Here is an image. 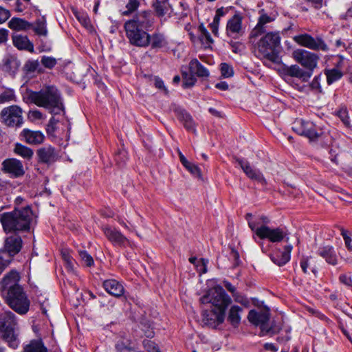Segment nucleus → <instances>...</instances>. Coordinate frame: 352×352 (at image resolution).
Returning <instances> with one entry per match:
<instances>
[{
    "mask_svg": "<svg viewBox=\"0 0 352 352\" xmlns=\"http://www.w3.org/2000/svg\"><path fill=\"white\" fill-rule=\"evenodd\" d=\"M33 213L29 206L0 214V223L5 232L30 230Z\"/></svg>",
    "mask_w": 352,
    "mask_h": 352,
    "instance_id": "1",
    "label": "nucleus"
},
{
    "mask_svg": "<svg viewBox=\"0 0 352 352\" xmlns=\"http://www.w3.org/2000/svg\"><path fill=\"white\" fill-rule=\"evenodd\" d=\"M28 100L36 105L50 110L54 115L64 112V107L58 89L53 86L47 87L39 91H30Z\"/></svg>",
    "mask_w": 352,
    "mask_h": 352,
    "instance_id": "2",
    "label": "nucleus"
},
{
    "mask_svg": "<svg viewBox=\"0 0 352 352\" xmlns=\"http://www.w3.org/2000/svg\"><path fill=\"white\" fill-rule=\"evenodd\" d=\"M0 335L13 349L19 344V327L16 316L11 311H6L0 316Z\"/></svg>",
    "mask_w": 352,
    "mask_h": 352,
    "instance_id": "3",
    "label": "nucleus"
},
{
    "mask_svg": "<svg viewBox=\"0 0 352 352\" xmlns=\"http://www.w3.org/2000/svg\"><path fill=\"white\" fill-rule=\"evenodd\" d=\"M6 302L17 314L24 315L30 309V301L22 287H16L3 294Z\"/></svg>",
    "mask_w": 352,
    "mask_h": 352,
    "instance_id": "4",
    "label": "nucleus"
},
{
    "mask_svg": "<svg viewBox=\"0 0 352 352\" xmlns=\"http://www.w3.org/2000/svg\"><path fill=\"white\" fill-rule=\"evenodd\" d=\"M260 222L253 221H248V226L251 230L260 239H267L272 243L282 241L287 236V232L280 227L270 228L267 225H261Z\"/></svg>",
    "mask_w": 352,
    "mask_h": 352,
    "instance_id": "5",
    "label": "nucleus"
},
{
    "mask_svg": "<svg viewBox=\"0 0 352 352\" xmlns=\"http://www.w3.org/2000/svg\"><path fill=\"white\" fill-rule=\"evenodd\" d=\"M200 300L203 304L211 303L217 310L225 311L232 302L231 298L226 294L223 287L219 285L210 289L207 293L200 298Z\"/></svg>",
    "mask_w": 352,
    "mask_h": 352,
    "instance_id": "6",
    "label": "nucleus"
},
{
    "mask_svg": "<svg viewBox=\"0 0 352 352\" xmlns=\"http://www.w3.org/2000/svg\"><path fill=\"white\" fill-rule=\"evenodd\" d=\"M280 43V36L278 32L267 33L257 43L258 56L272 60Z\"/></svg>",
    "mask_w": 352,
    "mask_h": 352,
    "instance_id": "7",
    "label": "nucleus"
},
{
    "mask_svg": "<svg viewBox=\"0 0 352 352\" xmlns=\"http://www.w3.org/2000/svg\"><path fill=\"white\" fill-rule=\"evenodd\" d=\"M126 35L131 45L145 47L149 45L147 31L132 23H124Z\"/></svg>",
    "mask_w": 352,
    "mask_h": 352,
    "instance_id": "8",
    "label": "nucleus"
},
{
    "mask_svg": "<svg viewBox=\"0 0 352 352\" xmlns=\"http://www.w3.org/2000/svg\"><path fill=\"white\" fill-rule=\"evenodd\" d=\"M294 59L306 68L307 72H311L317 67L319 56L313 52L303 50L297 49L292 52Z\"/></svg>",
    "mask_w": 352,
    "mask_h": 352,
    "instance_id": "9",
    "label": "nucleus"
},
{
    "mask_svg": "<svg viewBox=\"0 0 352 352\" xmlns=\"http://www.w3.org/2000/svg\"><path fill=\"white\" fill-rule=\"evenodd\" d=\"M293 40L299 45L312 50H321L322 52L329 50L328 45L322 38H314L309 34L305 33L294 36Z\"/></svg>",
    "mask_w": 352,
    "mask_h": 352,
    "instance_id": "10",
    "label": "nucleus"
},
{
    "mask_svg": "<svg viewBox=\"0 0 352 352\" xmlns=\"http://www.w3.org/2000/svg\"><path fill=\"white\" fill-rule=\"evenodd\" d=\"M22 109L16 105L3 108L1 111V117L3 122L8 126H21L23 122Z\"/></svg>",
    "mask_w": 352,
    "mask_h": 352,
    "instance_id": "11",
    "label": "nucleus"
},
{
    "mask_svg": "<svg viewBox=\"0 0 352 352\" xmlns=\"http://www.w3.org/2000/svg\"><path fill=\"white\" fill-rule=\"evenodd\" d=\"M292 129L297 134L305 136L311 141L317 140L322 134L321 130H318L312 122H305L302 120L296 121Z\"/></svg>",
    "mask_w": 352,
    "mask_h": 352,
    "instance_id": "12",
    "label": "nucleus"
},
{
    "mask_svg": "<svg viewBox=\"0 0 352 352\" xmlns=\"http://www.w3.org/2000/svg\"><path fill=\"white\" fill-rule=\"evenodd\" d=\"M243 18L239 14H234L230 18L226 25V34L233 39H238L245 33L242 24Z\"/></svg>",
    "mask_w": 352,
    "mask_h": 352,
    "instance_id": "13",
    "label": "nucleus"
},
{
    "mask_svg": "<svg viewBox=\"0 0 352 352\" xmlns=\"http://www.w3.org/2000/svg\"><path fill=\"white\" fill-rule=\"evenodd\" d=\"M236 162L249 179L261 184L262 186L267 185V181L263 173L259 170L251 166L247 160L241 158H236Z\"/></svg>",
    "mask_w": 352,
    "mask_h": 352,
    "instance_id": "14",
    "label": "nucleus"
},
{
    "mask_svg": "<svg viewBox=\"0 0 352 352\" xmlns=\"http://www.w3.org/2000/svg\"><path fill=\"white\" fill-rule=\"evenodd\" d=\"M22 239L18 235H12L7 237L4 242V250H0L6 258H10L12 261V257L17 254L22 248Z\"/></svg>",
    "mask_w": 352,
    "mask_h": 352,
    "instance_id": "15",
    "label": "nucleus"
},
{
    "mask_svg": "<svg viewBox=\"0 0 352 352\" xmlns=\"http://www.w3.org/2000/svg\"><path fill=\"white\" fill-rule=\"evenodd\" d=\"M2 170L15 178L21 177L25 174L21 162L14 158L5 160L2 162Z\"/></svg>",
    "mask_w": 352,
    "mask_h": 352,
    "instance_id": "16",
    "label": "nucleus"
},
{
    "mask_svg": "<svg viewBox=\"0 0 352 352\" xmlns=\"http://www.w3.org/2000/svg\"><path fill=\"white\" fill-rule=\"evenodd\" d=\"M126 23L135 24L136 26L147 31L153 23V17L151 12L142 11Z\"/></svg>",
    "mask_w": 352,
    "mask_h": 352,
    "instance_id": "17",
    "label": "nucleus"
},
{
    "mask_svg": "<svg viewBox=\"0 0 352 352\" xmlns=\"http://www.w3.org/2000/svg\"><path fill=\"white\" fill-rule=\"evenodd\" d=\"M102 230L106 237L114 245L122 247L125 246L127 244H129V241L128 240V239L116 228L105 226L103 228Z\"/></svg>",
    "mask_w": 352,
    "mask_h": 352,
    "instance_id": "18",
    "label": "nucleus"
},
{
    "mask_svg": "<svg viewBox=\"0 0 352 352\" xmlns=\"http://www.w3.org/2000/svg\"><path fill=\"white\" fill-rule=\"evenodd\" d=\"M20 280L19 274L15 270H11L6 274L1 282L2 294L9 292L16 287H21L19 284Z\"/></svg>",
    "mask_w": 352,
    "mask_h": 352,
    "instance_id": "19",
    "label": "nucleus"
},
{
    "mask_svg": "<svg viewBox=\"0 0 352 352\" xmlns=\"http://www.w3.org/2000/svg\"><path fill=\"white\" fill-rule=\"evenodd\" d=\"M225 311L222 310H210L205 311L203 316L204 323L211 327H216L219 324L223 323L225 318Z\"/></svg>",
    "mask_w": 352,
    "mask_h": 352,
    "instance_id": "20",
    "label": "nucleus"
},
{
    "mask_svg": "<svg viewBox=\"0 0 352 352\" xmlns=\"http://www.w3.org/2000/svg\"><path fill=\"white\" fill-rule=\"evenodd\" d=\"M292 249L293 246L291 244L286 245L283 250H278L272 254L270 258L276 265L283 266L290 260Z\"/></svg>",
    "mask_w": 352,
    "mask_h": 352,
    "instance_id": "21",
    "label": "nucleus"
},
{
    "mask_svg": "<svg viewBox=\"0 0 352 352\" xmlns=\"http://www.w3.org/2000/svg\"><path fill=\"white\" fill-rule=\"evenodd\" d=\"M13 45L19 50L34 52V44L29 39L28 36L21 34H13L12 35Z\"/></svg>",
    "mask_w": 352,
    "mask_h": 352,
    "instance_id": "22",
    "label": "nucleus"
},
{
    "mask_svg": "<svg viewBox=\"0 0 352 352\" xmlns=\"http://www.w3.org/2000/svg\"><path fill=\"white\" fill-rule=\"evenodd\" d=\"M283 73L285 77H294L307 82L312 76L311 72H307L297 65H293L284 69Z\"/></svg>",
    "mask_w": 352,
    "mask_h": 352,
    "instance_id": "23",
    "label": "nucleus"
},
{
    "mask_svg": "<svg viewBox=\"0 0 352 352\" xmlns=\"http://www.w3.org/2000/svg\"><path fill=\"white\" fill-rule=\"evenodd\" d=\"M248 319L252 324L263 327L270 319V310L269 309H262L260 311L251 310L248 314Z\"/></svg>",
    "mask_w": 352,
    "mask_h": 352,
    "instance_id": "24",
    "label": "nucleus"
},
{
    "mask_svg": "<svg viewBox=\"0 0 352 352\" xmlns=\"http://www.w3.org/2000/svg\"><path fill=\"white\" fill-rule=\"evenodd\" d=\"M102 287L108 294L115 297H120L124 292L123 285L116 279L104 280Z\"/></svg>",
    "mask_w": 352,
    "mask_h": 352,
    "instance_id": "25",
    "label": "nucleus"
},
{
    "mask_svg": "<svg viewBox=\"0 0 352 352\" xmlns=\"http://www.w3.org/2000/svg\"><path fill=\"white\" fill-rule=\"evenodd\" d=\"M21 135L29 144H41L45 138L43 133L40 131H32L28 129H24Z\"/></svg>",
    "mask_w": 352,
    "mask_h": 352,
    "instance_id": "26",
    "label": "nucleus"
},
{
    "mask_svg": "<svg viewBox=\"0 0 352 352\" xmlns=\"http://www.w3.org/2000/svg\"><path fill=\"white\" fill-rule=\"evenodd\" d=\"M273 21H274V18L273 16L267 15L266 13H264L262 10L258 18L257 24L251 32V36L257 37L259 35H261L265 31V25L268 23L272 22Z\"/></svg>",
    "mask_w": 352,
    "mask_h": 352,
    "instance_id": "27",
    "label": "nucleus"
},
{
    "mask_svg": "<svg viewBox=\"0 0 352 352\" xmlns=\"http://www.w3.org/2000/svg\"><path fill=\"white\" fill-rule=\"evenodd\" d=\"M318 254L330 265H336L338 263L336 253L332 246L327 245L320 248Z\"/></svg>",
    "mask_w": 352,
    "mask_h": 352,
    "instance_id": "28",
    "label": "nucleus"
},
{
    "mask_svg": "<svg viewBox=\"0 0 352 352\" xmlns=\"http://www.w3.org/2000/svg\"><path fill=\"white\" fill-rule=\"evenodd\" d=\"M8 27L14 31H28L32 28V23L18 17H13L8 22Z\"/></svg>",
    "mask_w": 352,
    "mask_h": 352,
    "instance_id": "29",
    "label": "nucleus"
},
{
    "mask_svg": "<svg viewBox=\"0 0 352 352\" xmlns=\"http://www.w3.org/2000/svg\"><path fill=\"white\" fill-rule=\"evenodd\" d=\"M39 160L44 163H51L55 161L56 154L54 148L50 146L41 148L38 150Z\"/></svg>",
    "mask_w": 352,
    "mask_h": 352,
    "instance_id": "30",
    "label": "nucleus"
},
{
    "mask_svg": "<svg viewBox=\"0 0 352 352\" xmlns=\"http://www.w3.org/2000/svg\"><path fill=\"white\" fill-rule=\"evenodd\" d=\"M190 72L198 77H208V70L204 67L197 59H192L189 63Z\"/></svg>",
    "mask_w": 352,
    "mask_h": 352,
    "instance_id": "31",
    "label": "nucleus"
},
{
    "mask_svg": "<svg viewBox=\"0 0 352 352\" xmlns=\"http://www.w3.org/2000/svg\"><path fill=\"white\" fill-rule=\"evenodd\" d=\"M177 117L180 120L185 128L190 131L195 132V124L192 117L184 110H177Z\"/></svg>",
    "mask_w": 352,
    "mask_h": 352,
    "instance_id": "32",
    "label": "nucleus"
},
{
    "mask_svg": "<svg viewBox=\"0 0 352 352\" xmlns=\"http://www.w3.org/2000/svg\"><path fill=\"white\" fill-rule=\"evenodd\" d=\"M149 45L153 49L162 48L167 45V41L164 36L160 33H154L152 35L148 34Z\"/></svg>",
    "mask_w": 352,
    "mask_h": 352,
    "instance_id": "33",
    "label": "nucleus"
},
{
    "mask_svg": "<svg viewBox=\"0 0 352 352\" xmlns=\"http://www.w3.org/2000/svg\"><path fill=\"white\" fill-rule=\"evenodd\" d=\"M35 34L40 36H47L48 34L47 28V21L44 16H42L40 19H38L34 25L32 24V28Z\"/></svg>",
    "mask_w": 352,
    "mask_h": 352,
    "instance_id": "34",
    "label": "nucleus"
},
{
    "mask_svg": "<svg viewBox=\"0 0 352 352\" xmlns=\"http://www.w3.org/2000/svg\"><path fill=\"white\" fill-rule=\"evenodd\" d=\"M324 74L327 77V82L329 85L339 80L343 76V72L338 68L326 69Z\"/></svg>",
    "mask_w": 352,
    "mask_h": 352,
    "instance_id": "35",
    "label": "nucleus"
},
{
    "mask_svg": "<svg viewBox=\"0 0 352 352\" xmlns=\"http://www.w3.org/2000/svg\"><path fill=\"white\" fill-rule=\"evenodd\" d=\"M24 352H47V349L41 340H34L24 347Z\"/></svg>",
    "mask_w": 352,
    "mask_h": 352,
    "instance_id": "36",
    "label": "nucleus"
},
{
    "mask_svg": "<svg viewBox=\"0 0 352 352\" xmlns=\"http://www.w3.org/2000/svg\"><path fill=\"white\" fill-rule=\"evenodd\" d=\"M241 311H242V308L240 307L237 305H233L231 307L229 311L228 320L232 326L236 327L239 324L241 321Z\"/></svg>",
    "mask_w": 352,
    "mask_h": 352,
    "instance_id": "37",
    "label": "nucleus"
},
{
    "mask_svg": "<svg viewBox=\"0 0 352 352\" xmlns=\"http://www.w3.org/2000/svg\"><path fill=\"white\" fill-rule=\"evenodd\" d=\"M153 7L159 16H164L168 10V0H153Z\"/></svg>",
    "mask_w": 352,
    "mask_h": 352,
    "instance_id": "38",
    "label": "nucleus"
},
{
    "mask_svg": "<svg viewBox=\"0 0 352 352\" xmlns=\"http://www.w3.org/2000/svg\"><path fill=\"white\" fill-rule=\"evenodd\" d=\"M14 151L18 155L27 160L31 159L34 154L31 148L19 143L16 144Z\"/></svg>",
    "mask_w": 352,
    "mask_h": 352,
    "instance_id": "39",
    "label": "nucleus"
},
{
    "mask_svg": "<svg viewBox=\"0 0 352 352\" xmlns=\"http://www.w3.org/2000/svg\"><path fill=\"white\" fill-rule=\"evenodd\" d=\"M16 96L12 89H6L0 94V104L15 101Z\"/></svg>",
    "mask_w": 352,
    "mask_h": 352,
    "instance_id": "40",
    "label": "nucleus"
},
{
    "mask_svg": "<svg viewBox=\"0 0 352 352\" xmlns=\"http://www.w3.org/2000/svg\"><path fill=\"white\" fill-rule=\"evenodd\" d=\"M142 345L147 352H160L158 345L153 340L144 339Z\"/></svg>",
    "mask_w": 352,
    "mask_h": 352,
    "instance_id": "41",
    "label": "nucleus"
},
{
    "mask_svg": "<svg viewBox=\"0 0 352 352\" xmlns=\"http://www.w3.org/2000/svg\"><path fill=\"white\" fill-rule=\"evenodd\" d=\"M183 87L184 88H188L192 86H193L197 81L196 78L195 77L194 74H187V73H183Z\"/></svg>",
    "mask_w": 352,
    "mask_h": 352,
    "instance_id": "42",
    "label": "nucleus"
},
{
    "mask_svg": "<svg viewBox=\"0 0 352 352\" xmlns=\"http://www.w3.org/2000/svg\"><path fill=\"white\" fill-rule=\"evenodd\" d=\"M79 256L83 263L87 266L91 267L94 265V261L93 257L85 250L79 251Z\"/></svg>",
    "mask_w": 352,
    "mask_h": 352,
    "instance_id": "43",
    "label": "nucleus"
},
{
    "mask_svg": "<svg viewBox=\"0 0 352 352\" xmlns=\"http://www.w3.org/2000/svg\"><path fill=\"white\" fill-rule=\"evenodd\" d=\"M41 64L47 69H52L57 63L55 58L52 56H43L41 60Z\"/></svg>",
    "mask_w": 352,
    "mask_h": 352,
    "instance_id": "44",
    "label": "nucleus"
},
{
    "mask_svg": "<svg viewBox=\"0 0 352 352\" xmlns=\"http://www.w3.org/2000/svg\"><path fill=\"white\" fill-rule=\"evenodd\" d=\"M232 295L236 302L240 303L245 307L249 305V300L241 293L237 292L236 289L232 294Z\"/></svg>",
    "mask_w": 352,
    "mask_h": 352,
    "instance_id": "45",
    "label": "nucleus"
},
{
    "mask_svg": "<svg viewBox=\"0 0 352 352\" xmlns=\"http://www.w3.org/2000/svg\"><path fill=\"white\" fill-rule=\"evenodd\" d=\"M337 115L346 126H347V127L351 126L349 117V114H348V111H347L346 109L341 108L337 112Z\"/></svg>",
    "mask_w": 352,
    "mask_h": 352,
    "instance_id": "46",
    "label": "nucleus"
},
{
    "mask_svg": "<svg viewBox=\"0 0 352 352\" xmlns=\"http://www.w3.org/2000/svg\"><path fill=\"white\" fill-rule=\"evenodd\" d=\"M140 6V2L138 0H129L126 8L127 10L122 12L123 15H129L138 9Z\"/></svg>",
    "mask_w": 352,
    "mask_h": 352,
    "instance_id": "47",
    "label": "nucleus"
},
{
    "mask_svg": "<svg viewBox=\"0 0 352 352\" xmlns=\"http://www.w3.org/2000/svg\"><path fill=\"white\" fill-rule=\"evenodd\" d=\"M75 16L78 21L85 27H88L90 25V19L87 14L80 13L77 11L74 12Z\"/></svg>",
    "mask_w": 352,
    "mask_h": 352,
    "instance_id": "48",
    "label": "nucleus"
},
{
    "mask_svg": "<svg viewBox=\"0 0 352 352\" xmlns=\"http://www.w3.org/2000/svg\"><path fill=\"white\" fill-rule=\"evenodd\" d=\"M321 74H319L314 78L310 83V87L312 90L316 91L318 93H322V87L320 85Z\"/></svg>",
    "mask_w": 352,
    "mask_h": 352,
    "instance_id": "49",
    "label": "nucleus"
},
{
    "mask_svg": "<svg viewBox=\"0 0 352 352\" xmlns=\"http://www.w3.org/2000/svg\"><path fill=\"white\" fill-rule=\"evenodd\" d=\"M221 74L225 78L231 77L233 75L232 67L227 63L221 64Z\"/></svg>",
    "mask_w": 352,
    "mask_h": 352,
    "instance_id": "50",
    "label": "nucleus"
},
{
    "mask_svg": "<svg viewBox=\"0 0 352 352\" xmlns=\"http://www.w3.org/2000/svg\"><path fill=\"white\" fill-rule=\"evenodd\" d=\"M39 66V63L37 60H28L25 64V69L28 72H35Z\"/></svg>",
    "mask_w": 352,
    "mask_h": 352,
    "instance_id": "51",
    "label": "nucleus"
},
{
    "mask_svg": "<svg viewBox=\"0 0 352 352\" xmlns=\"http://www.w3.org/2000/svg\"><path fill=\"white\" fill-rule=\"evenodd\" d=\"M11 263L10 258H6L4 254L0 252V274Z\"/></svg>",
    "mask_w": 352,
    "mask_h": 352,
    "instance_id": "52",
    "label": "nucleus"
},
{
    "mask_svg": "<svg viewBox=\"0 0 352 352\" xmlns=\"http://www.w3.org/2000/svg\"><path fill=\"white\" fill-rule=\"evenodd\" d=\"M208 263V261L205 258H201L198 264H196L197 270L202 274L207 272V264Z\"/></svg>",
    "mask_w": 352,
    "mask_h": 352,
    "instance_id": "53",
    "label": "nucleus"
},
{
    "mask_svg": "<svg viewBox=\"0 0 352 352\" xmlns=\"http://www.w3.org/2000/svg\"><path fill=\"white\" fill-rule=\"evenodd\" d=\"M10 16V12L8 10L0 6V24L6 21Z\"/></svg>",
    "mask_w": 352,
    "mask_h": 352,
    "instance_id": "54",
    "label": "nucleus"
},
{
    "mask_svg": "<svg viewBox=\"0 0 352 352\" xmlns=\"http://www.w3.org/2000/svg\"><path fill=\"white\" fill-rule=\"evenodd\" d=\"M201 41L205 45V47H208L213 43V40L209 32L200 37Z\"/></svg>",
    "mask_w": 352,
    "mask_h": 352,
    "instance_id": "55",
    "label": "nucleus"
},
{
    "mask_svg": "<svg viewBox=\"0 0 352 352\" xmlns=\"http://www.w3.org/2000/svg\"><path fill=\"white\" fill-rule=\"evenodd\" d=\"M115 160L119 166H122L125 163L126 152L124 151L119 152V153L116 156Z\"/></svg>",
    "mask_w": 352,
    "mask_h": 352,
    "instance_id": "56",
    "label": "nucleus"
},
{
    "mask_svg": "<svg viewBox=\"0 0 352 352\" xmlns=\"http://www.w3.org/2000/svg\"><path fill=\"white\" fill-rule=\"evenodd\" d=\"M185 168L188 169L191 173L196 175H200V170L196 165L189 162L188 165H186Z\"/></svg>",
    "mask_w": 352,
    "mask_h": 352,
    "instance_id": "57",
    "label": "nucleus"
},
{
    "mask_svg": "<svg viewBox=\"0 0 352 352\" xmlns=\"http://www.w3.org/2000/svg\"><path fill=\"white\" fill-rule=\"evenodd\" d=\"M116 348L118 352H131L132 351L131 347L126 346L124 343H118Z\"/></svg>",
    "mask_w": 352,
    "mask_h": 352,
    "instance_id": "58",
    "label": "nucleus"
},
{
    "mask_svg": "<svg viewBox=\"0 0 352 352\" xmlns=\"http://www.w3.org/2000/svg\"><path fill=\"white\" fill-rule=\"evenodd\" d=\"M341 283L346 285L351 286L352 285V278L346 274H342L339 278Z\"/></svg>",
    "mask_w": 352,
    "mask_h": 352,
    "instance_id": "59",
    "label": "nucleus"
},
{
    "mask_svg": "<svg viewBox=\"0 0 352 352\" xmlns=\"http://www.w3.org/2000/svg\"><path fill=\"white\" fill-rule=\"evenodd\" d=\"M8 37V31L6 29H0V43L6 42Z\"/></svg>",
    "mask_w": 352,
    "mask_h": 352,
    "instance_id": "60",
    "label": "nucleus"
},
{
    "mask_svg": "<svg viewBox=\"0 0 352 352\" xmlns=\"http://www.w3.org/2000/svg\"><path fill=\"white\" fill-rule=\"evenodd\" d=\"M155 85L157 88L162 89L167 94V90L164 85V82L160 78H155Z\"/></svg>",
    "mask_w": 352,
    "mask_h": 352,
    "instance_id": "61",
    "label": "nucleus"
},
{
    "mask_svg": "<svg viewBox=\"0 0 352 352\" xmlns=\"http://www.w3.org/2000/svg\"><path fill=\"white\" fill-rule=\"evenodd\" d=\"M309 258H303L300 261V267L305 274L307 273V268L309 267V263H308Z\"/></svg>",
    "mask_w": 352,
    "mask_h": 352,
    "instance_id": "62",
    "label": "nucleus"
},
{
    "mask_svg": "<svg viewBox=\"0 0 352 352\" xmlns=\"http://www.w3.org/2000/svg\"><path fill=\"white\" fill-rule=\"evenodd\" d=\"M223 286L226 288V289L231 294L234 293L236 289V287L228 280H223Z\"/></svg>",
    "mask_w": 352,
    "mask_h": 352,
    "instance_id": "63",
    "label": "nucleus"
},
{
    "mask_svg": "<svg viewBox=\"0 0 352 352\" xmlns=\"http://www.w3.org/2000/svg\"><path fill=\"white\" fill-rule=\"evenodd\" d=\"M310 2L314 8L318 10L322 6V0H307Z\"/></svg>",
    "mask_w": 352,
    "mask_h": 352,
    "instance_id": "64",
    "label": "nucleus"
}]
</instances>
